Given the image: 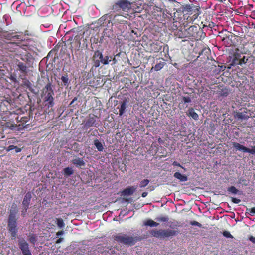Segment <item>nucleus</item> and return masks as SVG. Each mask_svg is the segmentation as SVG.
<instances>
[{
	"mask_svg": "<svg viewBox=\"0 0 255 255\" xmlns=\"http://www.w3.org/2000/svg\"><path fill=\"white\" fill-rule=\"evenodd\" d=\"M45 88L46 91L44 94V101L45 103V106H47L48 108L52 107L54 105L53 98V91L49 85H47Z\"/></svg>",
	"mask_w": 255,
	"mask_h": 255,
	"instance_id": "1",
	"label": "nucleus"
},
{
	"mask_svg": "<svg viewBox=\"0 0 255 255\" xmlns=\"http://www.w3.org/2000/svg\"><path fill=\"white\" fill-rule=\"evenodd\" d=\"M115 240L119 242L129 245H133L135 242V240L134 238L126 235L117 236Z\"/></svg>",
	"mask_w": 255,
	"mask_h": 255,
	"instance_id": "2",
	"label": "nucleus"
},
{
	"mask_svg": "<svg viewBox=\"0 0 255 255\" xmlns=\"http://www.w3.org/2000/svg\"><path fill=\"white\" fill-rule=\"evenodd\" d=\"M18 245L23 255H32L29 250L28 244L24 239L19 240Z\"/></svg>",
	"mask_w": 255,
	"mask_h": 255,
	"instance_id": "3",
	"label": "nucleus"
},
{
	"mask_svg": "<svg viewBox=\"0 0 255 255\" xmlns=\"http://www.w3.org/2000/svg\"><path fill=\"white\" fill-rule=\"evenodd\" d=\"M8 227L9 231L11 232V236L15 237L17 233V223L16 220L8 219Z\"/></svg>",
	"mask_w": 255,
	"mask_h": 255,
	"instance_id": "4",
	"label": "nucleus"
},
{
	"mask_svg": "<svg viewBox=\"0 0 255 255\" xmlns=\"http://www.w3.org/2000/svg\"><path fill=\"white\" fill-rule=\"evenodd\" d=\"M17 70H19L21 75L20 77L21 79H24L28 72V68L26 65L21 62H18L17 63Z\"/></svg>",
	"mask_w": 255,
	"mask_h": 255,
	"instance_id": "5",
	"label": "nucleus"
},
{
	"mask_svg": "<svg viewBox=\"0 0 255 255\" xmlns=\"http://www.w3.org/2000/svg\"><path fill=\"white\" fill-rule=\"evenodd\" d=\"M27 47L25 46L24 48L20 47V49H23L24 51L21 52L20 53V59L27 63L31 61L32 59V56L27 50Z\"/></svg>",
	"mask_w": 255,
	"mask_h": 255,
	"instance_id": "6",
	"label": "nucleus"
},
{
	"mask_svg": "<svg viewBox=\"0 0 255 255\" xmlns=\"http://www.w3.org/2000/svg\"><path fill=\"white\" fill-rule=\"evenodd\" d=\"M117 5L125 12H128L131 8V3L127 0L121 1L117 3Z\"/></svg>",
	"mask_w": 255,
	"mask_h": 255,
	"instance_id": "7",
	"label": "nucleus"
},
{
	"mask_svg": "<svg viewBox=\"0 0 255 255\" xmlns=\"http://www.w3.org/2000/svg\"><path fill=\"white\" fill-rule=\"evenodd\" d=\"M233 146L236 151H241L243 152L249 153L250 154H251V153L255 152L254 151H252L251 149L248 148L237 142H234L233 143Z\"/></svg>",
	"mask_w": 255,
	"mask_h": 255,
	"instance_id": "8",
	"label": "nucleus"
},
{
	"mask_svg": "<svg viewBox=\"0 0 255 255\" xmlns=\"http://www.w3.org/2000/svg\"><path fill=\"white\" fill-rule=\"evenodd\" d=\"M31 199V194L30 192H27L24 198L22 201V205L24 208V209L27 210L28 208V206L30 203V201Z\"/></svg>",
	"mask_w": 255,
	"mask_h": 255,
	"instance_id": "9",
	"label": "nucleus"
},
{
	"mask_svg": "<svg viewBox=\"0 0 255 255\" xmlns=\"http://www.w3.org/2000/svg\"><path fill=\"white\" fill-rule=\"evenodd\" d=\"M195 9H193L192 7L190 5L186 6L183 9L184 17L186 18L187 20L189 18V16L193 14V12Z\"/></svg>",
	"mask_w": 255,
	"mask_h": 255,
	"instance_id": "10",
	"label": "nucleus"
},
{
	"mask_svg": "<svg viewBox=\"0 0 255 255\" xmlns=\"http://www.w3.org/2000/svg\"><path fill=\"white\" fill-rule=\"evenodd\" d=\"M128 101L127 99H124L123 101L121 102V104L120 107H118L119 109V115L120 116H122L125 112L126 109L128 106Z\"/></svg>",
	"mask_w": 255,
	"mask_h": 255,
	"instance_id": "11",
	"label": "nucleus"
},
{
	"mask_svg": "<svg viewBox=\"0 0 255 255\" xmlns=\"http://www.w3.org/2000/svg\"><path fill=\"white\" fill-rule=\"evenodd\" d=\"M137 187L135 186H130L128 187L125 189H124L122 192V195L124 196H129L133 194V193L136 191Z\"/></svg>",
	"mask_w": 255,
	"mask_h": 255,
	"instance_id": "12",
	"label": "nucleus"
},
{
	"mask_svg": "<svg viewBox=\"0 0 255 255\" xmlns=\"http://www.w3.org/2000/svg\"><path fill=\"white\" fill-rule=\"evenodd\" d=\"M197 27L195 26H192L189 27L187 30L186 36L187 37H193L194 36L195 34L197 33Z\"/></svg>",
	"mask_w": 255,
	"mask_h": 255,
	"instance_id": "13",
	"label": "nucleus"
},
{
	"mask_svg": "<svg viewBox=\"0 0 255 255\" xmlns=\"http://www.w3.org/2000/svg\"><path fill=\"white\" fill-rule=\"evenodd\" d=\"M18 212V209L17 208V206L15 204H13L11 206V209L10 211V214L9 216L8 219L16 220L15 219V216L16 213Z\"/></svg>",
	"mask_w": 255,
	"mask_h": 255,
	"instance_id": "14",
	"label": "nucleus"
},
{
	"mask_svg": "<svg viewBox=\"0 0 255 255\" xmlns=\"http://www.w3.org/2000/svg\"><path fill=\"white\" fill-rule=\"evenodd\" d=\"M177 231L170 229L163 230V238L172 237L177 234Z\"/></svg>",
	"mask_w": 255,
	"mask_h": 255,
	"instance_id": "15",
	"label": "nucleus"
},
{
	"mask_svg": "<svg viewBox=\"0 0 255 255\" xmlns=\"http://www.w3.org/2000/svg\"><path fill=\"white\" fill-rule=\"evenodd\" d=\"M163 230L160 229L159 230H152L150 232V234L154 237L158 238H163Z\"/></svg>",
	"mask_w": 255,
	"mask_h": 255,
	"instance_id": "16",
	"label": "nucleus"
},
{
	"mask_svg": "<svg viewBox=\"0 0 255 255\" xmlns=\"http://www.w3.org/2000/svg\"><path fill=\"white\" fill-rule=\"evenodd\" d=\"M174 177L178 179H179L180 181L185 182L187 181L188 178L185 175H182L179 172H175L174 174Z\"/></svg>",
	"mask_w": 255,
	"mask_h": 255,
	"instance_id": "17",
	"label": "nucleus"
},
{
	"mask_svg": "<svg viewBox=\"0 0 255 255\" xmlns=\"http://www.w3.org/2000/svg\"><path fill=\"white\" fill-rule=\"evenodd\" d=\"M73 163L77 167H81L85 165V162L82 158H77L73 160Z\"/></svg>",
	"mask_w": 255,
	"mask_h": 255,
	"instance_id": "18",
	"label": "nucleus"
},
{
	"mask_svg": "<svg viewBox=\"0 0 255 255\" xmlns=\"http://www.w3.org/2000/svg\"><path fill=\"white\" fill-rule=\"evenodd\" d=\"M144 225L150 227H157L159 225V223L151 219H148L144 222Z\"/></svg>",
	"mask_w": 255,
	"mask_h": 255,
	"instance_id": "19",
	"label": "nucleus"
},
{
	"mask_svg": "<svg viewBox=\"0 0 255 255\" xmlns=\"http://www.w3.org/2000/svg\"><path fill=\"white\" fill-rule=\"evenodd\" d=\"M199 14V10L198 8H195L193 12V14H192V16L191 17H189L190 19H188V21H190V22H193L197 18Z\"/></svg>",
	"mask_w": 255,
	"mask_h": 255,
	"instance_id": "20",
	"label": "nucleus"
},
{
	"mask_svg": "<svg viewBox=\"0 0 255 255\" xmlns=\"http://www.w3.org/2000/svg\"><path fill=\"white\" fill-rule=\"evenodd\" d=\"M235 117L238 119L242 120H247L249 118V116L246 113L243 112L237 113Z\"/></svg>",
	"mask_w": 255,
	"mask_h": 255,
	"instance_id": "21",
	"label": "nucleus"
},
{
	"mask_svg": "<svg viewBox=\"0 0 255 255\" xmlns=\"http://www.w3.org/2000/svg\"><path fill=\"white\" fill-rule=\"evenodd\" d=\"M94 145L96 146L97 150L99 151H103L104 148L103 144L101 142H99L98 140H95L94 141Z\"/></svg>",
	"mask_w": 255,
	"mask_h": 255,
	"instance_id": "22",
	"label": "nucleus"
},
{
	"mask_svg": "<svg viewBox=\"0 0 255 255\" xmlns=\"http://www.w3.org/2000/svg\"><path fill=\"white\" fill-rule=\"evenodd\" d=\"M165 63L164 62H160L158 64H156L154 67H153L151 70H152L153 68L154 69V70L156 71L160 70L165 65Z\"/></svg>",
	"mask_w": 255,
	"mask_h": 255,
	"instance_id": "23",
	"label": "nucleus"
},
{
	"mask_svg": "<svg viewBox=\"0 0 255 255\" xmlns=\"http://www.w3.org/2000/svg\"><path fill=\"white\" fill-rule=\"evenodd\" d=\"M189 115L195 120H197L198 119V115L193 109H191L189 110Z\"/></svg>",
	"mask_w": 255,
	"mask_h": 255,
	"instance_id": "24",
	"label": "nucleus"
},
{
	"mask_svg": "<svg viewBox=\"0 0 255 255\" xmlns=\"http://www.w3.org/2000/svg\"><path fill=\"white\" fill-rule=\"evenodd\" d=\"M73 173V170L72 168L66 167L64 169V173L66 175L70 176Z\"/></svg>",
	"mask_w": 255,
	"mask_h": 255,
	"instance_id": "25",
	"label": "nucleus"
},
{
	"mask_svg": "<svg viewBox=\"0 0 255 255\" xmlns=\"http://www.w3.org/2000/svg\"><path fill=\"white\" fill-rule=\"evenodd\" d=\"M96 122V120L94 117L90 118L87 121L86 125L88 126H92L94 125V124Z\"/></svg>",
	"mask_w": 255,
	"mask_h": 255,
	"instance_id": "26",
	"label": "nucleus"
},
{
	"mask_svg": "<svg viewBox=\"0 0 255 255\" xmlns=\"http://www.w3.org/2000/svg\"><path fill=\"white\" fill-rule=\"evenodd\" d=\"M57 225L60 228H62L64 227L65 224L62 219L58 218L57 219Z\"/></svg>",
	"mask_w": 255,
	"mask_h": 255,
	"instance_id": "27",
	"label": "nucleus"
},
{
	"mask_svg": "<svg viewBox=\"0 0 255 255\" xmlns=\"http://www.w3.org/2000/svg\"><path fill=\"white\" fill-rule=\"evenodd\" d=\"M149 183V180L148 179H144L143 180L141 181L139 184V186L141 188L144 187L146 186L148 183Z\"/></svg>",
	"mask_w": 255,
	"mask_h": 255,
	"instance_id": "28",
	"label": "nucleus"
},
{
	"mask_svg": "<svg viewBox=\"0 0 255 255\" xmlns=\"http://www.w3.org/2000/svg\"><path fill=\"white\" fill-rule=\"evenodd\" d=\"M155 220L159 222H167L168 220V218L166 216H160L157 217Z\"/></svg>",
	"mask_w": 255,
	"mask_h": 255,
	"instance_id": "29",
	"label": "nucleus"
},
{
	"mask_svg": "<svg viewBox=\"0 0 255 255\" xmlns=\"http://www.w3.org/2000/svg\"><path fill=\"white\" fill-rule=\"evenodd\" d=\"M109 58L110 57L108 56L104 57V58L102 60L101 63L104 65H107L109 64V62L111 61V59L109 60Z\"/></svg>",
	"mask_w": 255,
	"mask_h": 255,
	"instance_id": "30",
	"label": "nucleus"
},
{
	"mask_svg": "<svg viewBox=\"0 0 255 255\" xmlns=\"http://www.w3.org/2000/svg\"><path fill=\"white\" fill-rule=\"evenodd\" d=\"M240 57H241V55L239 52V49H236L235 52H234V53L233 54V58L239 60V59L240 58Z\"/></svg>",
	"mask_w": 255,
	"mask_h": 255,
	"instance_id": "31",
	"label": "nucleus"
},
{
	"mask_svg": "<svg viewBox=\"0 0 255 255\" xmlns=\"http://www.w3.org/2000/svg\"><path fill=\"white\" fill-rule=\"evenodd\" d=\"M228 191L235 194H237L238 191V190L234 186H231L229 187L228 189Z\"/></svg>",
	"mask_w": 255,
	"mask_h": 255,
	"instance_id": "32",
	"label": "nucleus"
},
{
	"mask_svg": "<svg viewBox=\"0 0 255 255\" xmlns=\"http://www.w3.org/2000/svg\"><path fill=\"white\" fill-rule=\"evenodd\" d=\"M23 84L25 86L29 89L32 88V84L28 80H25L23 82Z\"/></svg>",
	"mask_w": 255,
	"mask_h": 255,
	"instance_id": "33",
	"label": "nucleus"
},
{
	"mask_svg": "<svg viewBox=\"0 0 255 255\" xmlns=\"http://www.w3.org/2000/svg\"><path fill=\"white\" fill-rule=\"evenodd\" d=\"M37 241V238L36 236L32 235L29 237V241L32 244H34Z\"/></svg>",
	"mask_w": 255,
	"mask_h": 255,
	"instance_id": "34",
	"label": "nucleus"
},
{
	"mask_svg": "<svg viewBox=\"0 0 255 255\" xmlns=\"http://www.w3.org/2000/svg\"><path fill=\"white\" fill-rule=\"evenodd\" d=\"M182 101L185 103H190L191 102V100L189 97L188 96H185L182 97Z\"/></svg>",
	"mask_w": 255,
	"mask_h": 255,
	"instance_id": "35",
	"label": "nucleus"
},
{
	"mask_svg": "<svg viewBox=\"0 0 255 255\" xmlns=\"http://www.w3.org/2000/svg\"><path fill=\"white\" fill-rule=\"evenodd\" d=\"M61 80L63 82L64 85H66L68 83V78L66 76H62L61 77Z\"/></svg>",
	"mask_w": 255,
	"mask_h": 255,
	"instance_id": "36",
	"label": "nucleus"
},
{
	"mask_svg": "<svg viewBox=\"0 0 255 255\" xmlns=\"http://www.w3.org/2000/svg\"><path fill=\"white\" fill-rule=\"evenodd\" d=\"M248 59H246V57L244 56L242 59H240L238 62L239 65H242V64H245L247 62Z\"/></svg>",
	"mask_w": 255,
	"mask_h": 255,
	"instance_id": "37",
	"label": "nucleus"
},
{
	"mask_svg": "<svg viewBox=\"0 0 255 255\" xmlns=\"http://www.w3.org/2000/svg\"><path fill=\"white\" fill-rule=\"evenodd\" d=\"M249 212H250L251 215H253L254 214H255V207H253L251 209H247Z\"/></svg>",
	"mask_w": 255,
	"mask_h": 255,
	"instance_id": "38",
	"label": "nucleus"
},
{
	"mask_svg": "<svg viewBox=\"0 0 255 255\" xmlns=\"http://www.w3.org/2000/svg\"><path fill=\"white\" fill-rule=\"evenodd\" d=\"M25 6V4L24 3H21V4H19L18 5H17L16 6V9L17 10H18L20 12H21V11L20 10V8L21 7H22L23 8H24Z\"/></svg>",
	"mask_w": 255,
	"mask_h": 255,
	"instance_id": "39",
	"label": "nucleus"
},
{
	"mask_svg": "<svg viewBox=\"0 0 255 255\" xmlns=\"http://www.w3.org/2000/svg\"><path fill=\"white\" fill-rule=\"evenodd\" d=\"M191 224L192 225L197 226L199 227H201V224L197 221H193L191 223Z\"/></svg>",
	"mask_w": 255,
	"mask_h": 255,
	"instance_id": "40",
	"label": "nucleus"
},
{
	"mask_svg": "<svg viewBox=\"0 0 255 255\" xmlns=\"http://www.w3.org/2000/svg\"><path fill=\"white\" fill-rule=\"evenodd\" d=\"M232 201L233 203H236V204H238L241 201V200L240 199L236 198H232Z\"/></svg>",
	"mask_w": 255,
	"mask_h": 255,
	"instance_id": "41",
	"label": "nucleus"
},
{
	"mask_svg": "<svg viewBox=\"0 0 255 255\" xmlns=\"http://www.w3.org/2000/svg\"><path fill=\"white\" fill-rule=\"evenodd\" d=\"M228 94L229 93L228 92V90L227 89H224L223 90L221 95L226 97L228 95Z\"/></svg>",
	"mask_w": 255,
	"mask_h": 255,
	"instance_id": "42",
	"label": "nucleus"
},
{
	"mask_svg": "<svg viewBox=\"0 0 255 255\" xmlns=\"http://www.w3.org/2000/svg\"><path fill=\"white\" fill-rule=\"evenodd\" d=\"M238 59H236L235 58H233L232 61V65H235L238 64Z\"/></svg>",
	"mask_w": 255,
	"mask_h": 255,
	"instance_id": "43",
	"label": "nucleus"
},
{
	"mask_svg": "<svg viewBox=\"0 0 255 255\" xmlns=\"http://www.w3.org/2000/svg\"><path fill=\"white\" fill-rule=\"evenodd\" d=\"M15 146H14V145H10V146H9L7 147V150L8 151H11L12 150H13L14 149H15Z\"/></svg>",
	"mask_w": 255,
	"mask_h": 255,
	"instance_id": "44",
	"label": "nucleus"
},
{
	"mask_svg": "<svg viewBox=\"0 0 255 255\" xmlns=\"http://www.w3.org/2000/svg\"><path fill=\"white\" fill-rule=\"evenodd\" d=\"M7 127H8L10 129L13 130L15 128V126L13 124H10L9 125L7 126Z\"/></svg>",
	"mask_w": 255,
	"mask_h": 255,
	"instance_id": "45",
	"label": "nucleus"
},
{
	"mask_svg": "<svg viewBox=\"0 0 255 255\" xmlns=\"http://www.w3.org/2000/svg\"><path fill=\"white\" fill-rule=\"evenodd\" d=\"M173 165L174 166H179V167H181V168H183V167L182 166L180 163H178L176 161H174L173 162Z\"/></svg>",
	"mask_w": 255,
	"mask_h": 255,
	"instance_id": "46",
	"label": "nucleus"
},
{
	"mask_svg": "<svg viewBox=\"0 0 255 255\" xmlns=\"http://www.w3.org/2000/svg\"><path fill=\"white\" fill-rule=\"evenodd\" d=\"M223 235L224 236L226 237H230L231 235L229 232L225 231L223 233Z\"/></svg>",
	"mask_w": 255,
	"mask_h": 255,
	"instance_id": "47",
	"label": "nucleus"
},
{
	"mask_svg": "<svg viewBox=\"0 0 255 255\" xmlns=\"http://www.w3.org/2000/svg\"><path fill=\"white\" fill-rule=\"evenodd\" d=\"M161 49L160 46H157L156 48H154V49L152 48V50L154 51L155 52L158 51Z\"/></svg>",
	"mask_w": 255,
	"mask_h": 255,
	"instance_id": "48",
	"label": "nucleus"
},
{
	"mask_svg": "<svg viewBox=\"0 0 255 255\" xmlns=\"http://www.w3.org/2000/svg\"><path fill=\"white\" fill-rule=\"evenodd\" d=\"M98 56H99V59H100V61H102V60L104 58V57L103 56V54L102 53L98 52Z\"/></svg>",
	"mask_w": 255,
	"mask_h": 255,
	"instance_id": "49",
	"label": "nucleus"
},
{
	"mask_svg": "<svg viewBox=\"0 0 255 255\" xmlns=\"http://www.w3.org/2000/svg\"><path fill=\"white\" fill-rule=\"evenodd\" d=\"M13 39H16L18 40H22V39L20 38V36L19 35H15L12 37Z\"/></svg>",
	"mask_w": 255,
	"mask_h": 255,
	"instance_id": "50",
	"label": "nucleus"
},
{
	"mask_svg": "<svg viewBox=\"0 0 255 255\" xmlns=\"http://www.w3.org/2000/svg\"><path fill=\"white\" fill-rule=\"evenodd\" d=\"M14 149L15 150V152H16V153H18V152H20L21 150L20 148L17 147L16 146H15V148Z\"/></svg>",
	"mask_w": 255,
	"mask_h": 255,
	"instance_id": "51",
	"label": "nucleus"
},
{
	"mask_svg": "<svg viewBox=\"0 0 255 255\" xmlns=\"http://www.w3.org/2000/svg\"><path fill=\"white\" fill-rule=\"evenodd\" d=\"M64 234V231H59L57 233L56 235L57 236H60V235H62Z\"/></svg>",
	"mask_w": 255,
	"mask_h": 255,
	"instance_id": "52",
	"label": "nucleus"
},
{
	"mask_svg": "<svg viewBox=\"0 0 255 255\" xmlns=\"http://www.w3.org/2000/svg\"><path fill=\"white\" fill-rule=\"evenodd\" d=\"M64 239L63 238H59L57 241H56V243H61V242H62L63 241Z\"/></svg>",
	"mask_w": 255,
	"mask_h": 255,
	"instance_id": "53",
	"label": "nucleus"
},
{
	"mask_svg": "<svg viewBox=\"0 0 255 255\" xmlns=\"http://www.w3.org/2000/svg\"><path fill=\"white\" fill-rule=\"evenodd\" d=\"M147 195V192H144L142 194V196L143 197H145Z\"/></svg>",
	"mask_w": 255,
	"mask_h": 255,
	"instance_id": "54",
	"label": "nucleus"
},
{
	"mask_svg": "<svg viewBox=\"0 0 255 255\" xmlns=\"http://www.w3.org/2000/svg\"><path fill=\"white\" fill-rule=\"evenodd\" d=\"M112 61H113V64H116V62H117V60H116V58H115V57L113 58V59H112Z\"/></svg>",
	"mask_w": 255,
	"mask_h": 255,
	"instance_id": "55",
	"label": "nucleus"
},
{
	"mask_svg": "<svg viewBox=\"0 0 255 255\" xmlns=\"http://www.w3.org/2000/svg\"><path fill=\"white\" fill-rule=\"evenodd\" d=\"M251 150L252 151H254L255 152H253V153H251L252 154H255V146H254L252 149H251Z\"/></svg>",
	"mask_w": 255,
	"mask_h": 255,
	"instance_id": "56",
	"label": "nucleus"
},
{
	"mask_svg": "<svg viewBox=\"0 0 255 255\" xmlns=\"http://www.w3.org/2000/svg\"><path fill=\"white\" fill-rule=\"evenodd\" d=\"M26 211H27V210H25V211H22V215L23 216H25V214H26Z\"/></svg>",
	"mask_w": 255,
	"mask_h": 255,
	"instance_id": "57",
	"label": "nucleus"
},
{
	"mask_svg": "<svg viewBox=\"0 0 255 255\" xmlns=\"http://www.w3.org/2000/svg\"><path fill=\"white\" fill-rule=\"evenodd\" d=\"M76 100H77V98H74V99L72 101V102H71L70 105L72 104L74 102V101H75Z\"/></svg>",
	"mask_w": 255,
	"mask_h": 255,
	"instance_id": "58",
	"label": "nucleus"
},
{
	"mask_svg": "<svg viewBox=\"0 0 255 255\" xmlns=\"http://www.w3.org/2000/svg\"><path fill=\"white\" fill-rule=\"evenodd\" d=\"M99 65H100L99 62L96 63V64H95L96 67H98Z\"/></svg>",
	"mask_w": 255,
	"mask_h": 255,
	"instance_id": "59",
	"label": "nucleus"
},
{
	"mask_svg": "<svg viewBox=\"0 0 255 255\" xmlns=\"http://www.w3.org/2000/svg\"><path fill=\"white\" fill-rule=\"evenodd\" d=\"M158 141H159V142L161 143V142H162V140H161V139L160 138H159L158 139Z\"/></svg>",
	"mask_w": 255,
	"mask_h": 255,
	"instance_id": "60",
	"label": "nucleus"
},
{
	"mask_svg": "<svg viewBox=\"0 0 255 255\" xmlns=\"http://www.w3.org/2000/svg\"><path fill=\"white\" fill-rule=\"evenodd\" d=\"M154 45V43H153V45H152V46H153Z\"/></svg>",
	"mask_w": 255,
	"mask_h": 255,
	"instance_id": "61",
	"label": "nucleus"
},
{
	"mask_svg": "<svg viewBox=\"0 0 255 255\" xmlns=\"http://www.w3.org/2000/svg\"><path fill=\"white\" fill-rule=\"evenodd\" d=\"M254 240H255V238H254L253 239H252V241H254Z\"/></svg>",
	"mask_w": 255,
	"mask_h": 255,
	"instance_id": "62",
	"label": "nucleus"
},
{
	"mask_svg": "<svg viewBox=\"0 0 255 255\" xmlns=\"http://www.w3.org/2000/svg\"><path fill=\"white\" fill-rule=\"evenodd\" d=\"M254 240H255V238H254L253 239H252V241H254Z\"/></svg>",
	"mask_w": 255,
	"mask_h": 255,
	"instance_id": "63",
	"label": "nucleus"
}]
</instances>
